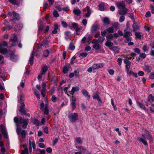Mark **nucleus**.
<instances>
[{"instance_id": "6e6d98bb", "label": "nucleus", "mask_w": 154, "mask_h": 154, "mask_svg": "<svg viewBox=\"0 0 154 154\" xmlns=\"http://www.w3.org/2000/svg\"><path fill=\"white\" fill-rule=\"evenodd\" d=\"M80 55L81 56L85 57L87 56L88 54L86 52H83L81 53Z\"/></svg>"}, {"instance_id": "09e8293b", "label": "nucleus", "mask_w": 154, "mask_h": 154, "mask_svg": "<svg viewBox=\"0 0 154 154\" xmlns=\"http://www.w3.org/2000/svg\"><path fill=\"white\" fill-rule=\"evenodd\" d=\"M44 112V113L46 115L48 114L49 113V111L47 107L45 106Z\"/></svg>"}, {"instance_id": "0eeeda50", "label": "nucleus", "mask_w": 154, "mask_h": 154, "mask_svg": "<svg viewBox=\"0 0 154 154\" xmlns=\"http://www.w3.org/2000/svg\"><path fill=\"white\" fill-rule=\"evenodd\" d=\"M1 131L4 137L6 138L8 137L6 131V128L5 127L2 125L0 126Z\"/></svg>"}, {"instance_id": "cd10ccee", "label": "nucleus", "mask_w": 154, "mask_h": 154, "mask_svg": "<svg viewBox=\"0 0 154 154\" xmlns=\"http://www.w3.org/2000/svg\"><path fill=\"white\" fill-rule=\"evenodd\" d=\"M123 10H121L119 11V14L121 15H125L127 13L128 9L126 8H125Z\"/></svg>"}, {"instance_id": "338daca9", "label": "nucleus", "mask_w": 154, "mask_h": 154, "mask_svg": "<svg viewBox=\"0 0 154 154\" xmlns=\"http://www.w3.org/2000/svg\"><path fill=\"white\" fill-rule=\"evenodd\" d=\"M150 109L152 112H154V105L152 104L150 107Z\"/></svg>"}, {"instance_id": "680f3d73", "label": "nucleus", "mask_w": 154, "mask_h": 154, "mask_svg": "<svg viewBox=\"0 0 154 154\" xmlns=\"http://www.w3.org/2000/svg\"><path fill=\"white\" fill-rule=\"evenodd\" d=\"M122 60L121 58H119L117 59V62L120 66L121 65Z\"/></svg>"}, {"instance_id": "aec40b11", "label": "nucleus", "mask_w": 154, "mask_h": 154, "mask_svg": "<svg viewBox=\"0 0 154 154\" xmlns=\"http://www.w3.org/2000/svg\"><path fill=\"white\" fill-rule=\"evenodd\" d=\"M33 49L32 53L31 54V55L30 57L29 61V63L31 65H32L33 64V57H34V52Z\"/></svg>"}, {"instance_id": "052dcab7", "label": "nucleus", "mask_w": 154, "mask_h": 154, "mask_svg": "<svg viewBox=\"0 0 154 154\" xmlns=\"http://www.w3.org/2000/svg\"><path fill=\"white\" fill-rule=\"evenodd\" d=\"M82 23L84 26H86L87 23V20L86 19H84L82 21Z\"/></svg>"}, {"instance_id": "c03bdc74", "label": "nucleus", "mask_w": 154, "mask_h": 154, "mask_svg": "<svg viewBox=\"0 0 154 154\" xmlns=\"http://www.w3.org/2000/svg\"><path fill=\"white\" fill-rule=\"evenodd\" d=\"M71 105L72 110H74L76 108V106L75 102H71Z\"/></svg>"}, {"instance_id": "f257e3e1", "label": "nucleus", "mask_w": 154, "mask_h": 154, "mask_svg": "<svg viewBox=\"0 0 154 154\" xmlns=\"http://www.w3.org/2000/svg\"><path fill=\"white\" fill-rule=\"evenodd\" d=\"M2 53L5 54L7 57H9L12 60H14L15 56L12 51H8L6 48H3L1 49Z\"/></svg>"}, {"instance_id": "58836bf2", "label": "nucleus", "mask_w": 154, "mask_h": 154, "mask_svg": "<svg viewBox=\"0 0 154 154\" xmlns=\"http://www.w3.org/2000/svg\"><path fill=\"white\" fill-rule=\"evenodd\" d=\"M154 100V97L152 96L151 94H150L148 97V101L149 102L153 101Z\"/></svg>"}, {"instance_id": "a211bd4d", "label": "nucleus", "mask_w": 154, "mask_h": 154, "mask_svg": "<svg viewBox=\"0 0 154 154\" xmlns=\"http://www.w3.org/2000/svg\"><path fill=\"white\" fill-rule=\"evenodd\" d=\"M73 12L75 15L79 16V15L81 13L80 9L78 8H75L73 10Z\"/></svg>"}, {"instance_id": "412c9836", "label": "nucleus", "mask_w": 154, "mask_h": 154, "mask_svg": "<svg viewBox=\"0 0 154 154\" xmlns=\"http://www.w3.org/2000/svg\"><path fill=\"white\" fill-rule=\"evenodd\" d=\"M144 69L146 71L148 72H150L152 69L151 66L148 65H145Z\"/></svg>"}, {"instance_id": "1a4fd4ad", "label": "nucleus", "mask_w": 154, "mask_h": 154, "mask_svg": "<svg viewBox=\"0 0 154 154\" xmlns=\"http://www.w3.org/2000/svg\"><path fill=\"white\" fill-rule=\"evenodd\" d=\"M137 140L142 142L145 146H147L148 145V143L146 139L144 136H143V135L142 137L138 138H137Z\"/></svg>"}, {"instance_id": "a878e982", "label": "nucleus", "mask_w": 154, "mask_h": 154, "mask_svg": "<svg viewBox=\"0 0 154 154\" xmlns=\"http://www.w3.org/2000/svg\"><path fill=\"white\" fill-rule=\"evenodd\" d=\"M97 25H93L92 26L91 31L92 33H94L97 31Z\"/></svg>"}, {"instance_id": "7ed1b4c3", "label": "nucleus", "mask_w": 154, "mask_h": 154, "mask_svg": "<svg viewBox=\"0 0 154 154\" xmlns=\"http://www.w3.org/2000/svg\"><path fill=\"white\" fill-rule=\"evenodd\" d=\"M14 122L16 123L17 125L18 122H19L20 124H23V125H22V127L24 128H25L26 127L28 122V119L24 120L22 118H20L19 120L18 121L17 118L16 117L14 118Z\"/></svg>"}, {"instance_id": "c85d7f7f", "label": "nucleus", "mask_w": 154, "mask_h": 154, "mask_svg": "<svg viewBox=\"0 0 154 154\" xmlns=\"http://www.w3.org/2000/svg\"><path fill=\"white\" fill-rule=\"evenodd\" d=\"M128 74L129 75H131L135 78H137L138 77L137 74L136 73L134 72L131 71H130Z\"/></svg>"}, {"instance_id": "3c124183", "label": "nucleus", "mask_w": 154, "mask_h": 154, "mask_svg": "<svg viewBox=\"0 0 154 154\" xmlns=\"http://www.w3.org/2000/svg\"><path fill=\"white\" fill-rule=\"evenodd\" d=\"M146 56V54L144 53H142L140 55V57L143 59L145 58Z\"/></svg>"}, {"instance_id": "9d476101", "label": "nucleus", "mask_w": 154, "mask_h": 154, "mask_svg": "<svg viewBox=\"0 0 154 154\" xmlns=\"http://www.w3.org/2000/svg\"><path fill=\"white\" fill-rule=\"evenodd\" d=\"M104 64L103 63H96L92 65L93 68V69H98L99 68H102Z\"/></svg>"}, {"instance_id": "de8ad7c7", "label": "nucleus", "mask_w": 154, "mask_h": 154, "mask_svg": "<svg viewBox=\"0 0 154 154\" xmlns=\"http://www.w3.org/2000/svg\"><path fill=\"white\" fill-rule=\"evenodd\" d=\"M32 123L33 124H36L37 125H39V122L38 121L37 119H34L32 122Z\"/></svg>"}, {"instance_id": "5fc2aeb1", "label": "nucleus", "mask_w": 154, "mask_h": 154, "mask_svg": "<svg viewBox=\"0 0 154 154\" xmlns=\"http://www.w3.org/2000/svg\"><path fill=\"white\" fill-rule=\"evenodd\" d=\"M125 19V17L124 16H122L119 19V21L120 22H122Z\"/></svg>"}, {"instance_id": "13d9d810", "label": "nucleus", "mask_w": 154, "mask_h": 154, "mask_svg": "<svg viewBox=\"0 0 154 154\" xmlns=\"http://www.w3.org/2000/svg\"><path fill=\"white\" fill-rule=\"evenodd\" d=\"M19 111L21 113L23 114H25V111L24 109V108H20Z\"/></svg>"}, {"instance_id": "c9c22d12", "label": "nucleus", "mask_w": 154, "mask_h": 154, "mask_svg": "<svg viewBox=\"0 0 154 154\" xmlns=\"http://www.w3.org/2000/svg\"><path fill=\"white\" fill-rule=\"evenodd\" d=\"M131 64L125 65V70L127 74H128V72L130 71L129 69Z\"/></svg>"}, {"instance_id": "a19ab883", "label": "nucleus", "mask_w": 154, "mask_h": 154, "mask_svg": "<svg viewBox=\"0 0 154 154\" xmlns=\"http://www.w3.org/2000/svg\"><path fill=\"white\" fill-rule=\"evenodd\" d=\"M7 46V43L5 42L4 41L2 42V43H0V48H2V46Z\"/></svg>"}, {"instance_id": "4d7b16f0", "label": "nucleus", "mask_w": 154, "mask_h": 154, "mask_svg": "<svg viewBox=\"0 0 154 154\" xmlns=\"http://www.w3.org/2000/svg\"><path fill=\"white\" fill-rule=\"evenodd\" d=\"M41 94L43 97L45 95V89H42L41 90Z\"/></svg>"}, {"instance_id": "6ab92c4d", "label": "nucleus", "mask_w": 154, "mask_h": 154, "mask_svg": "<svg viewBox=\"0 0 154 154\" xmlns=\"http://www.w3.org/2000/svg\"><path fill=\"white\" fill-rule=\"evenodd\" d=\"M79 88L78 87H73L70 92V93L72 95H73L75 92L79 91Z\"/></svg>"}, {"instance_id": "b1692460", "label": "nucleus", "mask_w": 154, "mask_h": 154, "mask_svg": "<svg viewBox=\"0 0 154 154\" xmlns=\"http://www.w3.org/2000/svg\"><path fill=\"white\" fill-rule=\"evenodd\" d=\"M103 22L105 25H108L110 23V20L109 18L107 17H105L104 18L103 20Z\"/></svg>"}, {"instance_id": "6e6552de", "label": "nucleus", "mask_w": 154, "mask_h": 154, "mask_svg": "<svg viewBox=\"0 0 154 154\" xmlns=\"http://www.w3.org/2000/svg\"><path fill=\"white\" fill-rule=\"evenodd\" d=\"M16 131L18 134H21L23 138L25 137L26 134V132L25 130H23L21 131V129L17 128Z\"/></svg>"}, {"instance_id": "f03ea898", "label": "nucleus", "mask_w": 154, "mask_h": 154, "mask_svg": "<svg viewBox=\"0 0 154 154\" xmlns=\"http://www.w3.org/2000/svg\"><path fill=\"white\" fill-rule=\"evenodd\" d=\"M132 35L131 33L129 32H126L123 34V37L126 38L125 42L128 43V45H129L134 44L132 42H131L132 39L131 36Z\"/></svg>"}, {"instance_id": "dca6fc26", "label": "nucleus", "mask_w": 154, "mask_h": 154, "mask_svg": "<svg viewBox=\"0 0 154 154\" xmlns=\"http://www.w3.org/2000/svg\"><path fill=\"white\" fill-rule=\"evenodd\" d=\"M9 2L12 3L14 5H16L17 6H19L20 4V2H18L16 0H8Z\"/></svg>"}, {"instance_id": "603ef678", "label": "nucleus", "mask_w": 154, "mask_h": 154, "mask_svg": "<svg viewBox=\"0 0 154 154\" xmlns=\"http://www.w3.org/2000/svg\"><path fill=\"white\" fill-rule=\"evenodd\" d=\"M37 150L39 151L41 154H45L46 152L45 149H37Z\"/></svg>"}, {"instance_id": "bb28decb", "label": "nucleus", "mask_w": 154, "mask_h": 154, "mask_svg": "<svg viewBox=\"0 0 154 154\" xmlns=\"http://www.w3.org/2000/svg\"><path fill=\"white\" fill-rule=\"evenodd\" d=\"M75 141L77 143L81 144L83 142V139L80 137H77L75 139Z\"/></svg>"}, {"instance_id": "79ce46f5", "label": "nucleus", "mask_w": 154, "mask_h": 154, "mask_svg": "<svg viewBox=\"0 0 154 154\" xmlns=\"http://www.w3.org/2000/svg\"><path fill=\"white\" fill-rule=\"evenodd\" d=\"M119 26L118 23L117 22L114 23L112 25V27L116 29H117L118 28Z\"/></svg>"}, {"instance_id": "ea45409f", "label": "nucleus", "mask_w": 154, "mask_h": 154, "mask_svg": "<svg viewBox=\"0 0 154 154\" xmlns=\"http://www.w3.org/2000/svg\"><path fill=\"white\" fill-rule=\"evenodd\" d=\"M93 98L94 99L97 100L98 99V98H100V97L98 94L97 93H96L93 95Z\"/></svg>"}, {"instance_id": "c756f323", "label": "nucleus", "mask_w": 154, "mask_h": 154, "mask_svg": "<svg viewBox=\"0 0 154 154\" xmlns=\"http://www.w3.org/2000/svg\"><path fill=\"white\" fill-rule=\"evenodd\" d=\"M105 45L106 46L111 47L113 45V43L110 41L108 40L105 43Z\"/></svg>"}, {"instance_id": "bf43d9fd", "label": "nucleus", "mask_w": 154, "mask_h": 154, "mask_svg": "<svg viewBox=\"0 0 154 154\" xmlns=\"http://www.w3.org/2000/svg\"><path fill=\"white\" fill-rule=\"evenodd\" d=\"M135 35L137 38H139L141 37L140 33V32H136Z\"/></svg>"}, {"instance_id": "7c9ffc66", "label": "nucleus", "mask_w": 154, "mask_h": 154, "mask_svg": "<svg viewBox=\"0 0 154 154\" xmlns=\"http://www.w3.org/2000/svg\"><path fill=\"white\" fill-rule=\"evenodd\" d=\"M99 9L101 11H103L104 10V5L103 3H102L98 5Z\"/></svg>"}, {"instance_id": "864d4df0", "label": "nucleus", "mask_w": 154, "mask_h": 154, "mask_svg": "<svg viewBox=\"0 0 154 154\" xmlns=\"http://www.w3.org/2000/svg\"><path fill=\"white\" fill-rule=\"evenodd\" d=\"M124 63L126 65L131 64V62L128 61L127 59H125L124 60Z\"/></svg>"}, {"instance_id": "2eb2a0df", "label": "nucleus", "mask_w": 154, "mask_h": 154, "mask_svg": "<svg viewBox=\"0 0 154 154\" xmlns=\"http://www.w3.org/2000/svg\"><path fill=\"white\" fill-rule=\"evenodd\" d=\"M87 12L84 15L85 17H89L91 14V9L88 6H87L86 8Z\"/></svg>"}, {"instance_id": "4c0bfd02", "label": "nucleus", "mask_w": 154, "mask_h": 154, "mask_svg": "<svg viewBox=\"0 0 154 154\" xmlns=\"http://www.w3.org/2000/svg\"><path fill=\"white\" fill-rule=\"evenodd\" d=\"M149 49L148 47H147L146 45H144L143 48V50L144 52H146Z\"/></svg>"}, {"instance_id": "f8f14e48", "label": "nucleus", "mask_w": 154, "mask_h": 154, "mask_svg": "<svg viewBox=\"0 0 154 154\" xmlns=\"http://www.w3.org/2000/svg\"><path fill=\"white\" fill-rule=\"evenodd\" d=\"M10 41L13 42L10 46L11 47L15 45V42L17 41V37L16 35L15 34L13 35V38H11Z\"/></svg>"}, {"instance_id": "5701e85b", "label": "nucleus", "mask_w": 154, "mask_h": 154, "mask_svg": "<svg viewBox=\"0 0 154 154\" xmlns=\"http://www.w3.org/2000/svg\"><path fill=\"white\" fill-rule=\"evenodd\" d=\"M137 104L138 106L140 107L141 109L145 110L146 107L143 104L140 103V102L137 101Z\"/></svg>"}, {"instance_id": "20e7f679", "label": "nucleus", "mask_w": 154, "mask_h": 154, "mask_svg": "<svg viewBox=\"0 0 154 154\" xmlns=\"http://www.w3.org/2000/svg\"><path fill=\"white\" fill-rule=\"evenodd\" d=\"M68 117L71 122H75L79 119L78 115L76 113L69 114Z\"/></svg>"}, {"instance_id": "a18cd8bd", "label": "nucleus", "mask_w": 154, "mask_h": 154, "mask_svg": "<svg viewBox=\"0 0 154 154\" xmlns=\"http://www.w3.org/2000/svg\"><path fill=\"white\" fill-rule=\"evenodd\" d=\"M49 54V51L48 50H46L44 52L43 55L45 57H47L48 56Z\"/></svg>"}, {"instance_id": "4be33fe9", "label": "nucleus", "mask_w": 154, "mask_h": 154, "mask_svg": "<svg viewBox=\"0 0 154 154\" xmlns=\"http://www.w3.org/2000/svg\"><path fill=\"white\" fill-rule=\"evenodd\" d=\"M48 66L46 65H44L42 68L41 72L45 74L48 68Z\"/></svg>"}, {"instance_id": "393cba45", "label": "nucleus", "mask_w": 154, "mask_h": 154, "mask_svg": "<svg viewBox=\"0 0 154 154\" xmlns=\"http://www.w3.org/2000/svg\"><path fill=\"white\" fill-rule=\"evenodd\" d=\"M70 67L69 65L64 66L63 68V73L64 74L67 73L69 71Z\"/></svg>"}, {"instance_id": "473e14b6", "label": "nucleus", "mask_w": 154, "mask_h": 154, "mask_svg": "<svg viewBox=\"0 0 154 154\" xmlns=\"http://www.w3.org/2000/svg\"><path fill=\"white\" fill-rule=\"evenodd\" d=\"M34 94L36 96L38 99L40 98V96L38 91L35 89L33 90Z\"/></svg>"}, {"instance_id": "8fccbe9b", "label": "nucleus", "mask_w": 154, "mask_h": 154, "mask_svg": "<svg viewBox=\"0 0 154 154\" xmlns=\"http://www.w3.org/2000/svg\"><path fill=\"white\" fill-rule=\"evenodd\" d=\"M53 15L55 17H57L59 16L56 10H54L53 12Z\"/></svg>"}, {"instance_id": "2f4dec72", "label": "nucleus", "mask_w": 154, "mask_h": 154, "mask_svg": "<svg viewBox=\"0 0 154 154\" xmlns=\"http://www.w3.org/2000/svg\"><path fill=\"white\" fill-rule=\"evenodd\" d=\"M93 47L95 49L98 50L100 49L101 46L98 43H96L94 44Z\"/></svg>"}, {"instance_id": "9b49d317", "label": "nucleus", "mask_w": 154, "mask_h": 154, "mask_svg": "<svg viewBox=\"0 0 154 154\" xmlns=\"http://www.w3.org/2000/svg\"><path fill=\"white\" fill-rule=\"evenodd\" d=\"M29 149L30 151H32V148L33 149H35V142L34 141H31L30 140H29Z\"/></svg>"}, {"instance_id": "49530a36", "label": "nucleus", "mask_w": 154, "mask_h": 154, "mask_svg": "<svg viewBox=\"0 0 154 154\" xmlns=\"http://www.w3.org/2000/svg\"><path fill=\"white\" fill-rule=\"evenodd\" d=\"M135 53L140 54V51L139 49L137 48H136L133 49Z\"/></svg>"}, {"instance_id": "e2e57ef3", "label": "nucleus", "mask_w": 154, "mask_h": 154, "mask_svg": "<svg viewBox=\"0 0 154 154\" xmlns=\"http://www.w3.org/2000/svg\"><path fill=\"white\" fill-rule=\"evenodd\" d=\"M145 16L146 17H150V12L149 11H147V12H146Z\"/></svg>"}, {"instance_id": "e433bc0d", "label": "nucleus", "mask_w": 154, "mask_h": 154, "mask_svg": "<svg viewBox=\"0 0 154 154\" xmlns=\"http://www.w3.org/2000/svg\"><path fill=\"white\" fill-rule=\"evenodd\" d=\"M113 30H113V27H110L109 28H108L106 29V31L107 32H108L111 33H113L114 32Z\"/></svg>"}, {"instance_id": "423d86ee", "label": "nucleus", "mask_w": 154, "mask_h": 154, "mask_svg": "<svg viewBox=\"0 0 154 154\" xmlns=\"http://www.w3.org/2000/svg\"><path fill=\"white\" fill-rule=\"evenodd\" d=\"M115 5L119 9H123L125 8V5L123 1L115 2Z\"/></svg>"}, {"instance_id": "72a5a7b5", "label": "nucleus", "mask_w": 154, "mask_h": 154, "mask_svg": "<svg viewBox=\"0 0 154 154\" xmlns=\"http://www.w3.org/2000/svg\"><path fill=\"white\" fill-rule=\"evenodd\" d=\"M76 147L77 148L80 149L81 152H85L86 150L85 148L82 146H76Z\"/></svg>"}, {"instance_id": "37998d69", "label": "nucleus", "mask_w": 154, "mask_h": 154, "mask_svg": "<svg viewBox=\"0 0 154 154\" xmlns=\"http://www.w3.org/2000/svg\"><path fill=\"white\" fill-rule=\"evenodd\" d=\"M105 38L104 37H100L98 38L99 43H101L105 40Z\"/></svg>"}, {"instance_id": "39448f33", "label": "nucleus", "mask_w": 154, "mask_h": 154, "mask_svg": "<svg viewBox=\"0 0 154 154\" xmlns=\"http://www.w3.org/2000/svg\"><path fill=\"white\" fill-rule=\"evenodd\" d=\"M70 26L72 27L75 29L76 34L78 35L80 34V32H79V31L83 29L82 27L79 26L78 24L75 23H72Z\"/></svg>"}, {"instance_id": "f704fd0d", "label": "nucleus", "mask_w": 154, "mask_h": 154, "mask_svg": "<svg viewBox=\"0 0 154 154\" xmlns=\"http://www.w3.org/2000/svg\"><path fill=\"white\" fill-rule=\"evenodd\" d=\"M12 13L13 14L14 17L17 20H18L20 19V17L18 14L16 13L14 11H13Z\"/></svg>"}, {"instance_id": "69168bd1", "label": "nucleus", "mask_w": 154, "mask_h": 154, "mask_svg": "<svg viewBox=\"0 0 154 154\" xmlns=\"http://www.w3.org/2000/svg\"><path fill=\"white\" fill-rule=\"evenodd\" d=\"M28 153V150L27 149H25L24 150H23L21 154H26Z\"/></svg>"}, {"instance_id": "4468645a", "label": "nucleus", "mask_w": 154, "mask_h": 154, "mask_svg": "<svg viewBox=\"0 0 154 154\" xmlns=\"http://www.w3.org/2000/svg\"><path fill=\"white\" fill-rule=\"evenodd\" d=\"M82 92L83 95L87 97L88 99L90 98L91 96L88 94V93L86 90L83 89L82 91Z\"/></svg>"}, {"instance_id": "774afa93", "label": "nucleus", "mask_w": 154, "mask_h": 154, "mask_svg": "<svg viewBox=\"0 0 154 154\" xmlns=\"http://www.w3.org/2000/svg\"><path fill=\"white\" fill-rule=\"evenodd\" d=\"M149 78L151 79H154V72L150 74Z\"/></svg>"}, {"instance_id": "f3484780", "label": "nucleus", "mask_w": 154, "mask_h": 154, "mask_svg": "<svg viewBox=\"0 0 154 154\" xmlns=\"http://www.w3.org/2000/svg\"><path fill=\"white\" fill-rule=\"evenodd\" d=\"M23 25L22 24L16 25L14 26V30L18 32L21 29Z\"/></svg>"}, {"instance_id": "0e129e2a", "label": "nucleus", "mask_w": 154, "mask_h": 154, "mask_svg": "<svg viewBox=\"0 0 154 154\" xmlns=\"http://www.w3.org/2000/svg\"><path fill=\"white\" fill-rule=\"evenodd\" d=\"M39 146L42 148H44L45 147V144L42 143H40L38 144Z\"/></svg>"}, {"instance_id": "ddd939ff", "label": "nucleus", "mask_w": 154, "mask_h": 154, "mask_svg": "<svg viewBox=\"0 0 154 154\" xmlns=\"http://www.w3.org/2000/svg\"><path fill=\"white\" fill-rule=\"evenodd\" d=\"M65 38L66 40L69 39L71 35V33L69 31H66L64 33Z\"/></svg>"}]
</instances>
